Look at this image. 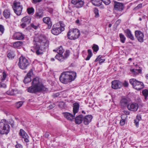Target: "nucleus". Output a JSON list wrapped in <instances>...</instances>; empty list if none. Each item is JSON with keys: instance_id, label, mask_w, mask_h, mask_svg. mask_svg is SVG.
Instances as JSON below:
<instances>
[{"instance_id": "1", "label": "nucleus", "mask_w": 148, "mask_h": 148, "mask_svg": "<svg viewBox=\"0 0 148 148\" xmlns=\"http://www.w3.org/2000/svg\"><path fill=\"white\" fill-rule=\"evenodd\" d=\"M39 41H37V38H35L34 39V46L33 49L31 50L34 52H36L37 55L42 54L44 51H45L46 39L45 37L40 36L39 38Z\"/></svg>"}, {"instance_id": "2", "label": "nucleus", "mask_w": 148, "mask_h": 148, "mask_svg": "<svg viewBox=\"0 0 148 148\" xmlns=\"http://www.w3.org/2000/svg\"><path fill=\"white\" fill-rule=\"evenodd\" d=\"M45 86L41 79L38 77L34 78L32 80V86L27 89V92L32 93L40 92L43 90Z\"/></svg>"}, {"instance_id": "3", "label": "nucleus", "mask_w": 148, "mask_h": 148, "mask_svg": "<svg viewBox=\"0 0 148 148\" xmlns=\"http://www.w3.org/2000/svg\"><path fill=\"white\" fill-rule=\"evenodd\" d=\"M76 73L73 71H66L62 73L60 77V81L64 84L69 83L75 79Z\"/></svg>"}, {"instance_id": "4", "label": "nucleus", "mask_w": 148, "mask_h": 148, "mask_svg": "<svg viewBox=\"0 0 148 148\" xmlns=\"http://www.w3.org/2000/svg\"><path fill=\"white\" fill-rule=\"evenodd\" d=\"M53 51H56L58 54L55 56V58L61 62L63 61L66 59L70 55V51L66 50L63 54V53L64 52V50L61 46L57 48L56 49L53 50Z\"/></svg>"}, {"instance_id": "5", "label": "nucleus", "mask_w": 148, "mask_h": 148, "mask_svg": "<svg viewBox=\"0 0 148 148\" xmlns=\"http://www.w3.org/2000/svg\"><path fill=\"white\" fill-rule=\"evenodd\" d=\"M10 126L5 119L0 121V134H8L10 132Z\"/></svg>"}, {"instance_id": "6", "label": "nucleus", "mask_w": 148, "mask_h": 148, "mask_svg": "<svg viewBox=\"0 0 148 148\" xmlns=\"http://www.w3.org/2000/svg\"><path fill=\"white\" fill-rule=\"evenodd\" d=\"M80 35L79 31L76 28L70 29L67 34L68 38L71 40H75L78 38Z\"/></svg>"}, {"instance_id": "7", "label": "nucleus", "mask_w": 148, "mask_h": 148, "mask_svg": "<svg viewBox=\"0 0 148 148\" xmlns=\"http://www.w3.org/2000/svg\"><path fill=\"white\" fill-rule=\"evenodd\" d=\"M129 82L132 85L133 88L137 90H140L144 87V85L142 82L137 80L135 79H130Z\"/></svg>"}, {"instance_id": "8", "label": "nucleus", "mask_w": 148, "mask_h": 148, "mask_svg": "<svg viewBox=\"0 0 148 148\" xmlns=\"http://www.w3.org/2000/svg\"><path fill=\"white\" fill-rule=\"evenodd\" d=\"M29 64L28 60L25 58L23 56L20 58L18 65L21 69L23 70L25 69Z\"/></svg>"}, {"instance_id": "9", "label": "nucleus", "mask_w": 148, "mask_h": 148, "mask_svg": "<svg viewBox=\"0 0 148 148\" xmlns=\"http://www.w3.org/2000/svg\"><path fill=\"white\" fill-rule=\"evenodd\" d=\"M31 20V18L30 16H26L24 17L21 20L22 23L20 25L21 27L22 28L25 27L27 25L30 23Z\"/></svg>"}, {"instance_id": "10", "label": "nucleus", "mask_w": 148, "mask_h": 148, "mask_svg": "<svg viewBox=\"0 0 148 148\" xmlns=\"http://www.w3.org/2000/svg\"><path fill=\"white\" fill-rule=\"evenodd\" d=\"M135 35L139 42H143L144 35L143 32L139 30H136L135 32Z\"/></svg>"}, {"instance_id": "11", "label": "nucleus", "mask_w": 148, "mask_h": 148, "mask_svg": "<svg viewBox=\"0 0 148 148\" xmlns=\"http://www.w3.org/2000/svg\"><path fill=\"white\" fill-rule=\"evenodd\" d=\"M138 107V104L134 102L129 103L127 105V109L133 112H136L137 111Z\"/></svg>"}, {"instance_id": "12", "label": "nucleus", "mask_w": 148, "mask_h": 148, "mask_svg": "<svg viewBox=\"0 0 148 148\" xmlns=\"http://www.w3.org/2000/svg\"><path fill=\"white\" fill-rule=\"evenodd\" d=\"M71 3L77 8H80L84 4V2L83 0H71Z\"/></svg>"}, {"instance_id": "13", "label": "nucleus", "mask_w": 148, "mask_h": 148, "mask_svg": "<svg viewBox=\"0 0 148 148\" xmlns=\"http://www.w3.org/2000/svg\"><path fill=\"white\" fill-rule=\"evenodd\" d=\"M111 83L112 88L115 89L120 88L121 86V82L119 81L114 80Z\"/></svg>"}, {"instance_id": "14", "label": "nucleus", "mask_w": 148, "mask_h": 148, "mask_svg": "<svg viewBox=\"0 0 148 148\" xmlns=\"http://www.w3.org/2000/svg\"><path fill=\"white\" fill-rule=\"evenodd\" d=\"M64 29L63 28L61 29L60 27H53L51 32L53 34L57 35L60 33L62 31H64Z\"/></svg>"}, {"instance_id": "15", "label": "nucleus", "mask_w": 148, "mask_h": 148, "mask_svg": "<svg viewBox=\"0 0 148 148\" xmlns=\"http://www.w3.org/2000/svg\"><path fill=\"white\" fill-rule=\"evenodd\" d=\"M20 135L22 137V138H24L25 141L27 143L29 142V140L28 139V136L27 134L23 129H20L19 133Z\"/></svg>"}, {"instance_id": "16", "label": "nucleus", "mask_w": 148, "mask_h": 148, "mask_svg": "<svg viewBox=\"0 0 148 148\" xmlns=\"http://www.w3.org/2000/svg\"><path fill=\"white\" fill-rule=\"evenodd\" d=\"M24 35L21 33L17 32L15 33L13 35V38L15 40H22L24 38Z\"/></svg>"}, {"instance_id": "17", "label": "nucleus", "mask_w": 148, "mask_h": 148, "mask_svg": "<svg viewBox=\"0 0 148 148\" xmlns=\"http://www.w3.org/2000/svg\"><path fill=\"white\" fill-rule=\"evenodd\" d=\"M62 114L65 118L71 121L74 119L75 115L68 112H63Z\"/></svg>"}, {"instance_id": "18", "label": "nucleus", "mask_w": 148, "mask_h": 148, "mask_svg": "<svg viewBox=\"0 0 148 148\" xmlns=\"http://www.w3.org/2000/svg\"><path fill=\"white\" fill-rule=\"evenodd\" d=\"M114 7L115 10L119 11H121L123 9V5L122 3L116 2Z\"/></svg>"}, {"instance_id": "19", "label": "nucleus", "mask_w": 148, "mask_h": 148, "mask_svg": "<svg viewBox=\"0 0 148 148\" xmlns=\"http://www.w3.org/2000/svg\"><path fill=\"white\" fill-rule=\"evenodd\" d=\"M79 106V103L77 102H75L73 104V112L74 115L78 112Z\"/></svg>"}, {"instance_id": "20", "label": "nucleus", "mask_w": 148, "mask_h": 148, "mask_svg": "<svg viewBox=\"0 0 148 148\" xmlns=\"http://www.w3.org/2000/svg\"><path fill=\"white\" fill-rule=\"evenodd\" d=\"M92 118L91 115H88L84 118V123L85 125H88L91 121Z\"/></svg>"}, {"instance_id": "21", "label": "nucleus", "mask_w": 148, "mask_h": 148, "mask_svg": "<svg viewBox=\"0 0 148 148\" xmlns=\"http://www.w3.org/2000/svg\"><path fill=\"white\" fill-rule=\"evenodd\" d=\"M129 100L126 98H122L120 101V105L122 107H127V105L129 104Z\"/></svg>"}, {"instance_id": "22", "label": "nucleus", "mask_w": 148, "mask_h": 148, "mask_svg": "<svg viewBox=\"0 0 148 148\" xmlns=\"http://www.w3.org/2000/svg\"><path fill=\"white\" fill-rule=\"evenodd\" d=\"M124 32L127 37L132 40H134V37L131 33V32L130 29H127L124 31Z\"/></svg>"}, {"instance_id": "23", "label": "nucleus", "mask_w": 148, "mask_h": 148, "mask_svg": "<svg viewBox=\"0 0 148 148\" xmlns=\"http://www.w3.org/2000/svg\"><path fill=\"white\" fill-rule=\"evenodd\" d=\"M83 119V115H79L75 118V122L76 124H79L82 123Z\"/></svg>"}, {"instance_id": "24", "label": "nucleus", "mask_w": 148, "mask_h": 148, "mask_svg": "<svg viewBox=\"0 0 148 148\" xmlns=\"http://www.w3.org/2000/svg\"><path fill=\"white\" fill-rule=\"evenodd\" d=\"M3 15L6 18H10L11 15V13L10 10L8 9H5L3 12Z\"/></svg>"}, {"instance_id": "25", "label": "nucleus", "mask_w": 148, "mask_h": 148, "mask_svg": "<svg viewBox=\"0 0 148 148\" xmlns=\"http://www.w3.org/2000/svg\"><path fill=\"white\" fill-rule=\"evenodd\" d=\"M14 12L17 15L19 16L21 14L22 12V10L23 9V7L22 8H17L16 7V8H13Z\"/></svg>"}, {"instance_id": "26", "label": "nucleus", "mask_w": 148, "mask_h": 148, "mask_svg": "<svg viewBox=\"0 0 148 148\" xmlns=\"http://www.w3.org/2000/svg\"><path fill=\"white\" fill-rule=\"evenodd\" d=\"M23 44V42L22 41H17L13 43V47L14 48H19L21 47Z\"/></svg>"}, {"instance_id": "27", "label": "nucleus", "mask_w": 148, "mask_h": 148, "mask_svg": "<svg viewBox=\"0 0 148 148\" xmlns=\"http://www.w3.org/2000/svg\"><path fill=\"white\" fill-rule=\"evenodd\" d=\"M13 8H16V7L17 8H22L23 6L22 5H21L20 2L18 1H14L13 3V6H12Z\"/></svg>"}, {"instance_id": "28", "label": "nucleus", "mask_w": 148, "mask_h": 148, "mask_svg": "<svg viewBox=\"0 0 148 148\" xmlns=\"http://www.w3.org/2000/svg\"><path fill=\"white\" fill-rule=\"evenodd\" d=\"M35 17L37 18H42L43 16L42 12L40 10H38L36 11L35 14Z\"/></svg>"}, {"instance_id": "29", "label": "nucleus", "mask_w": 148, "mask_h": 148, "mask_svg": "<svg viewBox=\"0 0 148 148\" xmlns=\"http://www.w3.org/2000/svg\"><path fill=\"white\" fill-rule=\"evenodd\" d=\"M15 56L14 52L13 51H10L8 53L7 56L9 59H13Z\"/></svg>"}, {"instance_id": "30", "label": "nucleus", "mask_w": 148, "mask_h": 148, "mask_svg": "<svg viewBox=\"0 0 148 148\" xmlns=\"http://www.w3.org/2000/svg\"><path fill=\"white\" fill-rule=\"evenodd\" d=\"M130 71L135 75H137L141 72V70L140 69H130Z\"/></svg>"}, {"instance_id": "31", "label": "nucleus", "mask_w": 148, "mask_h": 148, "mask_svg": "<svg viewBox=\"0 0 148 148\" xmlns=\"http://www.w3.org/2000/svg\"><path fill=\"white\" fill-rule=\"evenodd\" d=\"M91 1L93 5L95 6H99L101 4L99 0H92Z\"/></svg>"}, {"instance_id": "32", "label": "nucleus", "mask_w": 148, "mask_h": 148, "mask_svg": "<svg viewBox=\"0 0 148 148\" xmlns=\"http://www.w3.org/2000/svg\"><path fill=\"white\" fill-rule=\"evenodd\" d=\"M47 25H48V28L49 29H50L51 28L52 23L50 18L49 17H47Z\"/></svg>"}, {"instance_id": "33", "label": "nucleus", "mask_w": 148, "mask_h": 148, "mask_svg": "<svg viewBox=\"0 0 148 148\" xmlns=\"http://www.w3.org/2000/svg\"><path fill=\"white\" fill-rule=\"evenodd\" d=\"M119 36L120 38V41L123 43H124L125 40L126 38L122 34H119Z\"/></svg>"}, {"instance_id": "34", "label": "nucleus", "mask_w": 148, "mask_h": 148, "mask_svg": "<svg viewBox=\"0 0 148 148\" xmlns=\"http://www.w3.org/2000/svg\"><path fill=\"white\" fill-rule=\"evenodd\" d=\"M31 81V78L28 77H27L26 76H25L24 80V82L25 84L28 83L30 82Z\"/></svg>"}, {"instance_id": "35", "label": "nucleus", "mask_w": 148, "mask_h": 148, "mask_svg": "<svg viewBox=\"0 0 148 148\" xmlns=\"http://www.w3.org/2000/svg\"><path fill=\"white\" fill-rule=\"evenodd\" d=\"M7 94L10 95H14V89H11L7 91L6 92Z\"/></svg>"}, {"instance_id": "36", "label": "nucleus", "mask_w": 148, "mask_h": 148, "mask_svg": "<svg viewBox=\"0 0 148 148\" xmlns=\"http://www.w3.org/2000/svg\"><path fill=\"white\" fill-rule=\"evenodd\" d=\"M142 93L145 97V99H146L148 96V90L147 89L144 90L142 91Z\"/></svg>"}, {"instance_id": "37", "label": "nucleus", "mask_w": 148, "mask_h": 148, "mask_svg": "<svg viewBox=\"0 0 148 148\" xmlns=\"http://www.w3.org/2000/svg\"><path fill=\"white\" fill-rule=\"evenodd\" d=\"M27 11L28 13L29 14L33 13L34 11V9L33 8H28Z\"/></svg>"}, {"instance_id": "38", "label": "nucleus", "mask_w": 148, "mask_h": 148, "mask_svg": "<svg viewBox=\"0 0 148 148\" xmlns=\"http://www.w3.org/2000/svg\"><path fill=\"white\" fill-rule=\"evenodd\" d=\"M94 12L95 14V17L96 18L98 17L99 16V11L97 9L95 8L94 9Z\"/></svg>"}, {"instance_id": "39", "label": "nucleus", "mask_w": 148, "mask_h": 148, "mask_svg": "<svg viewBox=\"0 0 148 148\" xmlns=\"http://www.w3.org/2000/svg\"><path fill=\"white\" fill-rule=\"evenodd\" d=\"M23 101H19L16 103V106L17 108H19L22 106L23 104Z\"/></svg>"}, {"instance_id": "40", "label": "nucleus", "mask_w": 148, "mask_h": 148, "mask_svg": "<svg viewBox=\"0 0 148 148\" xmlns=\"http://www.w3.org/2000/svg\"><path fill=\"white\" fill-rule=\"evenodd\" d=\"M123 116H121V120L120 122V124L121 126H123L125 124V118H123Z\"/></svg>"}, {"instance_id": "41", "label": "nucleus", "mask_w": 148, "mask_h": 148, "mask_svg": "<svg viewBox=\"0 0 148 148\" xmlns=\"http://www.w3.org/2000/svg\"><path fill=\"white\" fill-rule=\"evenodd\" d=\"M4 27L2 25H0V36L3 34L4 33Z\"/></svg>"}, {"instance_id": "42", "label": "nucleus", "mask_w": 148, "mask_h": 148, "mask_svg": "<svg viewBox=\"0 0 148 148\" xmlns=\"http://www.w3.org/2000/svg\"><path fill=\"white\" fill-rule=\"evenodd\" d=\"M33 74V70L32 69H31L29 72H28L27 74V75L26 76H27V77H28L31 78V77Z\"/></svg>"}, {"instance_id": "43", "label": "nucleus", "mask_w": 148, "mask_h": 148, "mask_svg": "<svg viewBox=\"0 0 148 148\" xmlns=\"http://www.w3.org/2000/svg\"><path fill=\"white\" fill-rule=\"evenodd\" d=\"M92 48L93 49V51L95 52L97 51L99 49L98 46L95 44L93 45Z\"/></svg>"}, {"instance_id": "44", "label": "nucleus", "mask_w": 148, "mask_h": 148, "mask_svg": "<svg viewBox=\"0 0 148 148\" xmlns=\"http://www.w3.org/2000/svg\"><path fill=\"white\" fill-rule=\"evenodd\" d=\"M106 5H108L110 2V0H101Z\"/></svg>"}, {"instance_id": "45", "label": "nucleus", "mask_w": 148, "mask_h": 148, "mask_svg": "<svg viewBox=\"0 0 148 148\" xmlns=\"http://www.w3.org/2000/svg\"><path fill=\"white\" fill-rule=\"evenodd\" d=\"M140 121L138 120L137 119H135L134 120V123H135L136 126V127H138V125H139V122Z\"/></svg>"}, {"instance_id": "46", "label": "nucleus", "mask_w": 148, "mask_h": 148, "mask_svg": "<svg viewBox=\"0 0 148 148\" xmlns=\"http://www.w3.org/2000/svg\"><path fill=\"white\" fill-rule=\"evenodd\" d=\"M42 0H32V3L36 4L37 3H39Z\"/></svg>"}, {"instance_id": "47", "label": "nucleus", "mask_w": 148, "mask_h": 148, "mask_svg": "<svg viewBox=\"0 0 148 148\" xmlns=\"http://www.w3.org/2000/svg\"><path fill=\"white\" fill-rule=\"evenodd\" d=\"M60 95V93L59 92L53 93L52 95V97L54 98L57 97Z\"/></svg>"}, {"instance_id": "48", "label": "nucleus", "mask_w": 148, "mask_h": 148, "mask_svg": "<svg viewBox=\"0 0 148 148\" xmlns=\"http://www.w3.org/2000/svg\"><path fill=\"white\" fill-rule=\"evenodd\" d=\"M55 105L54 104H50L48 107H47L49 109H52L53 108L55 107Z\"/></svg>"}, {"instance_id": "49", "label": "nucleus", "mask_w": 148, "mask_h": 148, "mask_svg": "<svg viewBox=\"0 0 148 148\" xmlns=\"http://www.w3.org/2000/svg\"><path fill=\"white\" fill-rule=\"evenodd\" d=\"M123 85L125 87H127L128 86V83L127 82L125 81L123 83Z\"/></svg>"}, {"instance_id": "50", "label": "nucleus", "mask_w": 148, "mask_h": 148, "mask_svg": "<svg viewBox=\"0 0 148 148\" xmlns=\"http://www.w3.org/2000/svg\"><path fill=\"white\" fill-rule=\"evenodd\" d=\"M99 63H101L103 62L105 60V59H101L100 57H99V59L98 60Z\"/></svg>"}, {"instance_id": "51", "label": "nucleus", "mask_w": 148, "mask_h": 148, "mask_svg": "<svg viewBox=\"0 0 148 148\" xmlns=\"http://www.w3.org/2000/svg\"><path fill=\"white\" fill-rule=\"evenodd\" d=\"M6 86V85L4 83H0V87L5 88Z\"/></svg>"}, {"instance_id": "52", "label": "nucleus", "mask_w": 148, "mask_h": 148, "mask_svg": "<svg viewBox=\"0 0 148 148\" xmlns=\"http://www.w3.org/2000/svg\"><path fill=\"white\" fill-rule=\"evenodd\" d=\"M3 80H4L6 77V75L5 71H3Z\"/></svg>"}, {"instance_id": "53", "label": "nucleus", "mask_w": 148, "mask_h": 148, "mask_svg": "<svg viewBox=\"0 0 148 148\" xmlns=\"http://www.w3.org/2000/svg\"><path fill=\"white\" fill-rule=\"evenodd\" d=\"M31 25L32 27L35 29H36L38 27V26L35 25L33 23L31 24Z\"/></svg>"}, {"instance_id": "54", "label": "nucleus", "mask_w": 148, "mask_h": 148, "mask_svg": "<svg viewBox=\"0 0 148 148\" xmlns=\"http://www.w3.org/2000/svg\"><path fill=\"white\" fill-rule=\"evenodd\" d=\"M60 27H60V28L61 29H62V28L64 29V24L62 23V22H60Z\"/></svg>"}, {"instance_id": "55", "label": "nucleus", "mask_w": 148, "mask_h": 148, "mask_svg": "<svg viewBox=\"0 0 148 148\" xmlns=\"http://www.w3.org/2000/svg\"><path fill=\"white\" fill-rule=\"evenodd\" d=\"M119 12V11H118L116 13V16L117 17H119L122 15V14L120 13Z\"/></svg>"}, {"instance_id": "56", "label": "nucleus", "mask_w": 148, "mask_h": 148, "mask_svg": "<svg viewBox=\"0 0 148 148\" xmlns=\"http://www.w3.org/2000/svg\"><path fill=\"white\" fill-rule=\"evenodd\" d=\"M16 148H22V146L20 144H17L15 146Z\"/></svg>"}, {"instance_id": "57", "label": "nucleus", "mask_w": 148, "mask_h": 148, "mask_svg": "<svg viewBox=\"0 0 148 148\" xmlns=\"http://www.w3.org/2000/svg\"><path fill=\"white\" fill-rule=\"evenodd\" d=\"M48 10H47L50 13H52L53 11V10L52 8H47Z\"/></svg>"}, {"instance_id": "58", "label": "nucleus", "mask_w": 148, "mask_h": 148, "mask_svg": "<svg viewBox=\"0 0 148 148\" xmlns=\"http://www.w3.org/2000/svg\"><path fill=\"white\" fill-rule=\"evenodd\" d=\"M136 119L137 120H139V121H140L141 119V116L140 114L137 115L136 116Z\"/></svg>"}, {"instance_id": "59", "label": "nucleus", "mask_w": 148, "mask_h": 148, "mask_svg": "<svg viewBox=\"0 0 148 148\" xmlns=\"http://www.w3.org/2000/svg\"><path fill=\"white\" fill-rule=\"evenodd\" d=\"M88 55H91L92 56V53L90 49H89L88 51Z\"/></svg>"}, {"instance_id": "60", "label": "nucleus", "mask_w": 148, "mask_h": 148, "mask_svg": "<svg viewBox=\"0 0 148 148\" xmlns=\"http://www.w3.org/2000/svg\"><path fill=\"white\" fill-rule=\"evenodd\" d=\"M121 22V20L120 19L118 20L116 22V23L117 25H118Z\"/></svg>"}, {"instance_id": "61", "label": "nucleus", "mask_w": 148, "mask_h": 148, "mask_svg": "<svg viewBox=\"0 0 148 148\" xmlns=\"http://www.w3.org/2000/svg\"><path fill=\"white\" fill-rule=\"evenodd\" d=\"M142 6V4H139L136 7V9H138L140 8Z\"/></svg>"}, {"instance_id": "62", "label": "nucleus", "mask_w": 148, "mask_h": 148, "mask_svg": "<svg viewBox=\"0 0 148 148\" xmlns=\"http://www.w3.org/2000/svg\"><path fill=\"white\" fill-rule=\"evenodd\" d=\"M92 56H91V55H88L87 57H86V60H89L90 58Z\"/></svg>"}, {"instance_id": "63", "label": "nucleus", "mask_w": 148, "mask_h": 148, "mask_svg": "<svg viewBox=\"0 0 148 148\" xmlns=\"http://www.w3.org/2000/svg\"><path fill=\"white\" fill-rule=\"evenodd\" d=\"M11 122V126L12 127H13L14 126V121H12Z\"/></svg>"}, {"instance_id": "64", "label": "nucleus", "mask_w": 148, "mask_h": 148, "mask_svg": "<svg viewBox=\"0 0 148 148\" xmlns=\"http://www.w3.org/2000/svg\"><path fill=\"white\" fill-rule=\"evenodd\" d=\"M43 21L44 23H46V18L44 17L43 19Z\"/></svg>"}]
</instances>
